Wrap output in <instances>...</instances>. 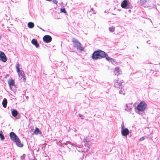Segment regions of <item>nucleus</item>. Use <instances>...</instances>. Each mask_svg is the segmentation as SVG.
Returning a JSON list of instances; mask_svg holds the SVG:
<instances>
[{
    "label": "nucleus",
    "mask_w": 160,
    "mask_h": 160,
    "mask_svg": "<svg viewBox=\"0 0 160 160\" xmlns=\"http://www.w3.org/2000/svg\"><path fill=\"white\" fill-rule=\"evenodd\" d=\"M114 72L115 75L117 76H118L122 74V71L118 67H117L115 68Z\"/></svg>",
    "instance_id": "12"
},
{
    "label": "nucleus",
    "mask_w": 160,
    "mask_h": 160,
    "mask_svg": "<svg viewBox=\"0 0 160 160\" xmlns=\"http://www.w3.org/2000/svg\"><path fill=\"white\" fill-rule=\"evenodd\" d=\"M1 36L0 35V39H1Z\"/></svg>",
    "instance_id": "35"
},
{
    "label": "nucleus",
    "mask_w": 160,
    "mask_h": 160,
    "mask_svg": "<svg viewBox=\"0 0 160 160\" xmlns=\"http://www.w3.org/2000/svg\"><path fill=\"white\" fill-rule=\"evenodd\" d=\"M20 65L18 63L16 65V68L17 69V71L18 72L19 76L21 78V79H23V80L25 79V75L24 74V72L22 71H21L20 69Z\"/></svg>",
    "instance_id": "3"
},
{
    "label": "nucleus",
    "mask_w": 160,
    "mask_h": 160,
    "mask_svg": "<svg viewBox=\"0 0 160 160\" xmlns=\"http://www.w3.org/2000/svg\"><path fill=\"white\" fill-rule=\"evenodd\" d=\"M119 93L120 94H122L123 95L125 94V93L124 92H123L122 90H120L119 91Z\"/></svg>",
    "instance_id": "25"
},
{
    "label": "nucleus",
    "mask_w": 160,
    "mask_h": 160,
    "mask_svg": "<svg viewBox=\"0 0 160 160\" xmlns=\"http://www.w3.org/2000/svg\"><path fill=\"white\" fill-rule=\"evenodd\" d=\"M147 106V104L144 102H140L137 107V110L138 111V113H140L138 112L139 111H143L146 108Z\"/></svg>",
    "instance_id": "5"
},
{
    "label": "nucleus",
    "mask_w": 160,
    "mask_h": 160,
    "mask_svg": "<svg viewBox=\"0 0 160 160\" xmlns=\"http://www.w3.org/2000/svg\"><path fill=\"white\" fill-rule=\"evenodd\" d=\"M91 10H92H92H93V8H91Z\"/></svg>",
    "instance_id": "34"
},
{
    "label": "nucleus",
    "mask_w": 160,
    "mask_h": 160,
    "mask_svg": "<svg viewBox=\"0 0 160 160\" xmlns=\"http://www.w3.org/2000/svg\"><path fill=\"white\" fill-rule=\"evenodd\" d=\"M121 7L124 8H132L131 4L127 0H124L121 4Z\"/></svg>",
    "instance_id": "7"
},
{
    "label": "nucleus",
    "mask_w": 160,
    "mask_h": 160,
    "mask_svg": "<svg viewBox=\"0 0 160 160\" xmlns=\"http://www.w3.org/2000/svg\"><path fill=\"white\" fill-rule=\"evenodd\" d=\"M137 48H138V47H137Z\"/></svg>",
    "instance_id": "36"
},
{
    "label": "nucleus",
    "mask_w": 160,
    "mask_h": 160,
    "mask_svg": "<svg viewBox=\"0 0 160 160\" xmlns=\"http://www.w3.org/2000/svg\"><path fill=\"white\" fill-rule=\"evenodd\" d=\"M79 116L82 119H83L84 118H83V116L79 114H78Z\"/></svg>",
    "instance_id": "29"
},
{
    "label": "nucleus",
    "mask_w": 160,
    "mask_h": 160,
    "mask_svg": "<svg viewBox=\"0 0 160 160\" xmlns=\"http://www.w3.org/2000/svg\"><path fill=\"white\" fill-rule=\"evenodd\" d=\"M124 122H122V125H121V128H122V129H124Z\"/></svg>",
    "instance_id": "27"
},
{
    "label": "nucleus",
    "mask_w": 160,
    "mask_h": 160,
    "mask_svg": "<svg viewBox=\"0 0 160 160\" xmlns=\"http://www.w3.org/2000/svg\"><path fill=\"white\" fill-rule=\"evenodd\" d=\"M39 132V129L37 128L33 133V134H37Z\"/></svg>",
    "instance_id": "22"
},
{
    "label": "nucleus",
    "mask_w": 160,
    "mask_h": 160,
    "mask_svg": "<svg viewBox=\"0 0 160 160\" xmlns=\"http://www.w3.org/2000/svg\"><path fill=\"white\" fill-rule=\"evenodd\" d=\"M7 58L4 53L0 51V60L5 62L7 61Z\"/></svg>",
    "instance_id": "8"
},
{
    "label": "nucleus",
    "mask_w": 160,
    "mask_h": 160,
    "mask_svg": "<svg viewBox=\"0 0 160 160\" xmlns=\"http://www.w3.org/2000/svg\"><path fill=\"white\" fill-rule=\"evenodd\" d=\"M11 112L12 116L15 118H16V117L17 116V115L18 114V111L15 109H13L12 110Z\"/></svg>",
    "instance_id": "15"
},
{
    "label": "nucleus",
    "mask_w": 160,
    "mask_h": 160,
    "mask_svg": "<svg viewBox=\"0 0 160 160\" xmlns=\"http://www.w3.org/2000/svg\"><path fill=\"white\" fill-rule=\"evenodd\" d=\"M109 29L110 31L111 32H113L114 31L115 28L113 26H112V27L109 28Z\"/></svg>",
    "instance_id": "23"
},
{
    "label": "nucleus",
    "mask_w": 160,
    "mask_h": 160,
    "mask_svg": "<svg viewBox=\"0 0 160 160\" xmlns=\"http://www.w3.org/2000/svg\"><path fill=\"white\" fill-rule=\"evenodd\" d=\"M107 60L109 61H112L114 60V59L112 58H110L108 57V55L106 53L105 57Z\"/></svg>",
    "instance_id": "19"
},
{
    "label": "nucleus",
    "mask_w": 160,
    "mask_h": 160,
    "mask_svg": "<svg viewBox=\"0 0 160 160\" xmlns=\"http://www.w3.org/2000/svg\"><path fill=\"white\" fill-rule=\"evenodd\" d=\"M39 151V148H38V149H35L34 150V152H38Z\"/></svg>",
    "instance_id": "31"
},
{
    "label": "nucleus",
    "mask_w": 160,
    "mask_h": 160,
    "mask_svg": "<svg viewBox=\"0 0 160 160\" xmlns=\"http://www.w3.org/2000/svg\"><path fill=\"white\" fill-rule=\"evenodd\" d=\"M60 11L61 12H63L65 13H67V12L66 11L65 8H61Z\"/></svg>",
    "instance_id": "24"
},
{
    "label": "nucleus",
    "mask_w": 160,
    "mask_h": 160,
    "mask_svg": "<svg viewBox=\"0 0 160 160\" xmlns=\"http://www.w3.org/2000/svg\"><path fill=\"white\" fill-rule=\"evenodd\" d=\"M52 2L53 3L56 4H57L58 2L57 0H53Z\"/></svg>",
    "instance_id": "26"
},
{
    "label": "nucleus",
    "mask_w": 160,
    "mask_h": 160,
    "mask_svg": "<svg viewBox=\"0 0 160 160\" xmlns=\"http://www.w3.org/2000/svg\"><path fill=\"white\" fill-rule=\"evenodd\" d=\"M133 105L132 103H129L126 104L125 110L127 112H130L133 108Z\"/></svg>",
    "instance_id": "10"
},
{
    "label": "nucleus",
    "mask_w": 160,
    "mask_h": 160,
    "mask_svg": "<svg viewBox=\"0 0 160 160\" xmlns=\"http://www.w3.org/2000/svg\"><path fill=\"white\" fill-rule=\"evenodd\" d=\"M28 27L30 28H32L34 27V23L31 22H29L28 24Z\"/></svg>",
    "instance_id": "20"
},
{
    "label": "nucleus",
    "mask_w": 160,
    "mask_h": 160,
    "mask_svg": "<svg viewBox=\"0 0 160 160\" xmlns=\"http://www.w3.org/2000/svg\"><path fill=\"white\" fill-rule=\"evenodd\" d=\"M46 0L47 1H51L52 0Z\"/></svg>",
    "instance_id": "33"
},
{
    "label": "nucleus",
    "mask_w": 160,
    "mask_h": 160,
    "mask_svg": "<svg viewBox=\"0 0 160 160\" xmlns=\"http://www.w3.org/2000/svg\"><path fill=\"white\" fill-rule=\"evenodd\" d=\"M144 139H145V138H144V137H141V138H140V140H140V141H142V140H144Z\"/></svg>",
    "instance_id": "30"
},
{
    "label": "nucleus",
    "mask_w": 160,
    "mask_h": 160,
    "mask_svg": "<svg viewBox=\"0 0 160 160\" xmlns=\"http://www.w3.org/2000/svg\"><path fill=\"white\" fill-rule=\"evenodd\" d=\"M0 138H1V140H3L5 138L3 134V132L2 131L0 132Z\"/></svg>",
    "instance_id": "21"
},
{
    "label": "nucleus",
    "mask_w": 160,
    "mask_h": 160,
    "mask_svg": "<svg viewBox=\"0 0 160 160\" xmlns=\"http://www.w3.org/2000/svg\"><path fill=\"white\" fill-rule=\"evenodd\" d=\"M65 144L66 145H67L68 144H70L72 145V144L71 143V142H69V141H67L66 142V143H65Z\"/></svg>",
    "instance_id": "28"
},
{
    "label": "nucleus",
    "mask_w": 160,
    "mask_h": 160,
    "mask_svg": "<svg viewBox=\"0 0 160 160\" xmlns=\"http://www.w3.org/2000/svg\"><path fill=\"white\" fill-rule=\"evenodd\" d=\"M72 40L73 42V46L74 47H76L78 49H79L80 51H82L83 50V48L81 44L77 40L73 38Z\"/></svg>",
    "instance_id": "4"
},
{
    "label": "nucleus",
    "mask_w": 160,
    "mask_h": 160,
    "mask_svg": "<svg viewBox=\"0 0 160 160\" xmlns=\"http://www.w3.org/2000/svg\"><path fill=\"white\" fill-rule=\"evenodd\" d=\"M129 133V131L128 128H125L124 129H122L121 133L122 136L127 137Z\"/></svg>",
    "instance_id": "11"
},
{
    "label": "nucleus",
    "mask_w": 160,
    "mask_h": 160,
    "mask_svg": "<svg viewBox=\"0 0 160 160\" xmlns=\"http://www.w3.org/2000/svg\"><path fill=\"white\" fill-rule=\"evenodd\" d=\"M123 82L122 80H119L118 78L114 81V86L118 89H119L122 88V83Z\"/></svg>",
    "instance_id": "6"
},
{
    "label": "nucleus",
    "mask_w": 160,
    "mask_h": 160,
    "mask_svg": "<svg viewBox=\"0 0 160 160\" xmlns=\"http://www.w3.org/2000/svg\"><path fill=\"white\" fill-rule=\"evenodd\" d=\"M52 40V37L49 35H46L43 37L44 41L47 43L50 42Z\"/></svg>",
    "instance_id": "9"
},
{
    "label": "nucleus",
    "mask_w": 160,
    "mask_h": 160,
    "mask_svg": "<svg viewBox=\"0 0 160 160\" xmlns=\"http://www.w3.org/2000/svg\"><path fill=\"white\" fill-rule=\"evenodd\" d=\"M138 2L145 8L151 7L153 5L152 2L149 0H138Z\"/></svg>",
    "instance_id": "2"
},
{
    "label": "nucleus",
    "mask_w": 160,
    "mask_h": 160,
    "mask_svg": "<svg viewBox=\"0 0 160 160\" xmlns=\"http://www.w3.org/2000/svg\"><path fill=\"white\" fill-rule=\"evenodd\" d=\"M31 42L35 46L36 48H38L39 47V45L37 41L35 39H33L32 40Z\"/></svg>",
    "instance_id": "16"
},
{
    "label": "nucleus",
    "mask_w": 160,
    "mask_h": 160,
    "mask_svg": "<svg viewBox=\"0 0 160 160\" xmlns=\"http://www.w3.org/2000/svg\"><path fill=\"white\" fill-rule=\"evenodd\" d=\"M112 63H113V62H115V59H114V60L113 61H111Z\"/></svg>",
    "instance_id": "32"
},
{
    "label": "nucleus",
    "mask_w": 160,
    "mask_h": 160,
    "mask_svg": "<svg viewBox=\"0 0 160 160\" xmlns=\"http://www.w3.org/2000/svg\"><path fill=\"white\" fill-rule=\"evenodd\" d=\"M106 53L101 50H98L94 52L92 54V58L95 60L105 57Z\"/></svg>",
    "instance_id": "1"
},
{
    "label": "nucleus",
    "mask_w": 160,
    "mask_h": 160,
    "mask_svg": "<svg viewBox=\"0 0 160 160\" xmlns=\"http://www.w3.org/2000/svg\"><path fill=\"white\" fill-rule=\"evenodd\" d=\"M7 103V99L5 98L3 99L2 102V104L4 108H6V107Z\"/></svg>",
    "instance_id": "18"
},
{
    "label": "nucleus",
    "mask_w": 160,
    "mask_h": 160,
    "mask_svg": "<svg viewBox=\"0 0 160 160\" xmlns=\"http://www.w3.org/2000/svg\"><path fill=\"white\" fill-rule=\"evenodd\" d=\"M10 137L11 140L14 141L18 137L17 136L16 134L13 132H11L10 133Z\"/></svg>",
    "instance_id": "13"
},
{
    "label": "nucleus",
    "mask_w": 160,
    "mask_h": 160,
    "mask_svg": "<svg viewBox=\"0 0 160 160\" xmlns=\"http://www.w3.org/2000/svg\"><path fill=\"white\" fill-rule=\"evenodd\" d=\"M8 84L10 87H11V86H14V80L12 79L8 81Z\"/></svg>",
    "instance_id": "17"
},
{
    "label": "nucleus",
    "mask_w": 160,
    "mask_h": 160,
    "mask_svg": "<svg viewBox=\"0 0 160 160\" xmlns=\"http://www.w3.org/2000/svg\"><path fill=\"white\" fill-rule=\"evenodd\" d=\"M14 142L16 143V144L19 147H22L23 145L22 144L21 142L19 140L18 138H17V139H16L14 141Z\"/></svg>",
    "instance_id": "14"
}]
</instances>
